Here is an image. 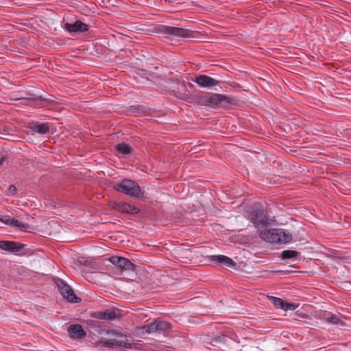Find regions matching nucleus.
Masks as SVG:
<instances>
[{"label":"nucleus","instance_id":"f257e3e1","mask_svg":"<svg viewBox=\"0 0 351 351\" xmlns=\"http://www.w3.org/2000/svg\"><path fill=\"white\" fill-rule=\"evenodd\" d=\"M259 237L271 243H287L292 239L291 234L283 229H263L259 231Z\"/></svg>","mask_w":351,"mask_h":351},{"label":"nucleus","instance_id":"f03ea898","mask_svg":"<svg viewBox=\"0 0 351 351\" xmlns=\"http://www.w3.org/2000/svg\"><path fill=\"white\" fill-rule=\"evenodd\" d=\"M247 218L253 223L258 233L260 230L265 229V226L273 225L275 222V220L262 209L254 210L247 215Z\"/></svg>","mask_w":351,"mask_h":351},{"label":"nucleus","instance_id":"7ed1b4c3","mask_svg":"<svg viewBox=\"0 0 351 351\" xmlns=\"http://www.w3.org/2000/svg\"><path fill=\"white\" fill-rule=\"evenodd\" d=\"M114 189L125 195L137 197L141 194V188L134 181L129 179L123 180L120 183L114 185Z\"/></svg>","mask_w":351,"mask_h":351},{"label":"nucleus","instance_id":"20e7f679","mask_svg":"<svg viewBox=\"0 0 351 351\" xmlns=\"http://www.w3.org/2000/svg\"><path fill=\"white\" fill-rule=\"evenodd\" d=\"M162 33L167 36L176 38H189L194 37V32L191 30L171 26H164L162 27Z\"/></svg>","mask_w":351,"mask_h":351},{"label":"nucleus","instance_id":"39448f33","mask_svg":"<svg viewBox=\"0 0 351 351\" xmlns=\"http://www.w3.org/2000/svg\"><path fill=\"white\" fill-rule=\"evenodd\" d=\"M109 261L121 270L132 271L134 268V265L124 257L114 256L109 258Z\"/></svg>","mask_w":351,"mask_h":351},{"label":"nucleus","instance_id":"423d86ee","mask_svg":"<svg viewBox=\"0 0 351 351\" xmlns=\"http://www.w3.org/2000/svg\"><path fill=\"white\" fill-rule=\"evenodd\" d=\"M56 285L58 287V290L62 296H64L67 291H70V295H69V302L73 303H77L80 302V299L76 296L73 289L68 285H66L62 280H56Z\"/></svg>","mask_w":351,"mask_h":351},{"label":"nucleus","instance_id":"0eeeda50","mask_svg":"<svg viewBox=\"0 0 351 351\" xmlns=\"http://www.w3.org/2000/svg\"><path fill=\"white\" fill-rule=\"evenodd\" d=\"M193 81L199 86L208 89L217 86L219 83L218 80L206 75H197Z\"/></svg>","mask_w":351,"mask_h":351},{"label":"nucleus","instance_id":"6e6552de","mask_svg":"<svg viewBox=\"0 0 351 351\" xmlns=\"http://www.w3.org/2000/svg\"><path fill=\"white\" fill-rule=\"evenodd\" d=\"M269 299L276 308H280L285 311L288 310H295L298 307V304L288 303L279 298L271 296Z\"/></svg>","mask_w":351,"mask_h":351},{"label":"nucleus","instance_id":"1a4fd4ad","mask_svg":"<svg viewBox=\"0 0 351 351\" xmlns=\"http://www.w3.org/2000/svg\"><path fill=\"white\" fill-rule=\"evenodd\" d=\"M64 28L69 32H85L89 29L88 25L81 21H76L73 23H66Z\"/></svg>","mask_w":351,"mask_h":351},{"label":"nucleus","instance_id":"9d476101","mask_svg":"<svg viewBox=\"0 0 351 351\" xmlns=\"http://www.w3.org/2000/svg\"><path fill=\"white\" fill-rule=\"evenodd\" d=\"M68 332L71 338L75 339H82L86 335V331L80 324H71L68 328Z\"/></svg>","mask_w":351,"mask_h":351},{"label":"nucleus","instance_id":"9b49d317","mask_svg":"<svg viewBox=\"0 0 351 351\" xmlns=\"http://www.w3.org/2000/svg\"><path fill=\"white\" fill-rule=\"evenodd\" d=\"M23 245L14 241H0V248L10 252H17L23 247Z\"/></svg>","mask_w":351,"mask_h":351},{"label":"nucleus","instance_id":"f8f14e48","mask_svg":"<svg viewBox=\"0 0 351 351\" xmlns=\"http://www.w3.org/2000/svg\"><path fill=\"white\" fill-rule=\"evenodd\" d=\"M210 259L213 262L228 267H234L235 265V263L230 258L224 255H213L210 256Z\"/></svg>","mask_w":351,"mask_h":351},{"label":"nucleus","instance_id":"ddd939ff","mask_svg":"<svg viewBox=\"0 0 351 351\" xmlns=\"http://www.w3.org/2000/svg\"><path fill=\"white\" fill-rule=\"evenodd\" d=\"M113 208L118 211L126 213L136 214L139 212L138 208L123 202L115 203Z\"/></svg>","mask_w":351,"mask_h":351},{"label":"nucleus","instance_id":"4468645a","mask_svg":"<svg viewBox=\"0 0 351 351\" xmlns=\"http://www.w3.org/2000/svg\"><path fill=\"white\" fill-rule=\"evenodd\" d=\"M117 310L107 309L104 311L97 313L95 317L104 320H113L117 317Z\"/></svg>","mask_w":351,"mask_h":351},{"label":"nucleus","instance_id":"2eb2a0df","mask_svg":"<svg viewBox=\"0 0 351 351\" xmlns=\"http://www.w3.org/2000/svg\"><path fill=\"white\" fill-rule=\"evenodd\" d=\"M29 130L32 134L38 133L40 134H46L49 132V127L46 124H34L29 126Z\"/></svg>","mask_w":351,"mask_h":351},{"label":"nucleus","instance_id":"dca6fc26","mask_svg":"<svg viewBox=\"0 0 351 351\" xmlns=\"http://www.w3.org/2000/svg\"><path fill=\"white\" fill-rule=\"evenodd\" d=\"M5 223L10 226L25 229L28 227V225L14 218L8 217L5 219Z\"/></svg>","mask_w":351,"mask_h":351},{"label":"nucleus","instance_id":"f3484780","mask_svg":"<svg viewBox=\"0 0 351 351\" xmlns=\"http://www.w3.org/2000/svg\"><path fill=\"white\" fill-rule=\"evenodd\" d=\"M157 332L166 331L171 328V324L165 321L160 319H155Z\"/></svg>","mask_w":351,"mask_h":351},{"label":"nucleus","instance_id":"a211bd4d","mask_svg":"<svg viewBox=\"0 0 351 351\" xmlns=\"http://www.w3.org/2000/svg\"><path fill=\"white\" fill-rule=\"evenodd\" d=\"M117 152L123 155H129L131 152V147L125 143H120L116 146Z\"/></svg>","mask_w":351,"mask_h":351},{"label":"nucleus","instance_id":"6ab92c4d","mask_svg":"<svg viewBox=\"0 0 351 351\" xmlns=\"http://www.w3.org/2000/svg\"><path fill=\"white\" fill-rule=\"evenodd\" d=\"M298 253L296 251L294 250H284L282 252L281 257L283 259H287V258H296Z\"/></svg>","mask_w":351,"mask_h":351},{"label":"nucleus","instance_id":"aec40b11","mask_svg":"<svg viewBox=\"0 0 351 351\" xmlns=\"http://www.w3.org/2000/svg\"><path fill=\"white\" fill-rule=\"evenodd\" d=\"M132 344L125 341L117 339V348L119 349H131Z\"/></svg>","mask_w":351,"mask_h":351},{"label":"nucleus","instance_id":"412c9836","mask_svg":"<svg viewBox=\"0 0 351 351\" xmlns=\"http://www.w3.org/2000/svg\"><path fill=\"white\" fill-rule=\"evenodd\" d=\"M143 328L147 333H152V332H157L155 321L152 322V323H150L149 324L145 325Z\"/></svg>","mask_w":351,"mask_h":351},{"label":"nucleus","instance_id":"4be33fe9","mask_svg":"<svg viewBox=\"0 0 351 351\" xmlns=\"http://www.w3.org/2000/svg\"><path fill=\"white\" fill-rule=\"evenodd\" d=\"M104 345L108 348H117V339H110L104 341Z\"/></svg>","mask_w":351,"mask_h":351},{"label":"nucleus","instance_id":"5701e85b","mask_svg":"<svg viewBox=\"0 0 351 351\" xmlns=\"http://www.w3.org/2000/svg\"><path fill=\"white\" fill-rule=\"evenodd\" d=\"M325 319L333 324H337L340 322L339 319L336 315L330 313H328L327 315H326Z\"/></svg>","mask_w":351,"mask_h":351},{"label":"nucleus","instance_id":"b1692460","mask_svg":"<svg viewBox=\"0 0 351 351\" xmlns=\"http://www.w3.org/2000/svg\"><path fill=\"white\" fill-rule=\"evenodd\" d=\"M17 189L15 186L11 185L8 189V193L10 195H14L16 193Z\"/></svg>","mask_w":351,"mask_h":351},{"label":"nucleus","instance_id":"393cba45","mask_svg":"<svg viewBox=\"0 0 351 351\" xmlns=\"http://www.w3.org/2000/svg\"><path fill=\"white\" fill-rule=\"evenodd\" d=\"M5 161V158L4 156L0 157V168L3 167Z\"/></svg>","mask_w":351,"mask_h":351},{"label":"nucleus","instance_id":"a878e982","mask_svg":"<svg viewBox=\"0 0 351 351\" xmlns=\"http://www.w3.org/2000/svg\"><path fill=\"white\" fill-rule=\"evenodd\" d=\"M69 295H70V291H67L66 293H65V295L63 296L64 298H65L66 300H67L69 301Z\"/></svg>","mask_w":351,"mask_h":351}]
</instances>
